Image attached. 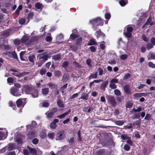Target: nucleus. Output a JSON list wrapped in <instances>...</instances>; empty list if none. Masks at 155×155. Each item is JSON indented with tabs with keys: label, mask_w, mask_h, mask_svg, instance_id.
<instances>
[{
	"label": "nucleus",
	"mask_w": 155,
	"mask_h": 155,
	"mask_svg": "<svg viewBox=\"0 0 155 155\" xmlns=\"http://www.w3.org/2000/svg\"><path fill=\"white\" fill-rule=\"evenodd\" d=\"M22 91L23 93L31 94L33 98L37 97L38 96V90L33 89L31 86L28 85L23 86Z\"/></svg>",
	"instance_id": "nucleus-1"
},
{
	"label": "nucleus",
	"mask_w": 155,
	"mask_h": 155,
	"mask_svg": "<svg viewBox=\"0 0 155 155\" xmlns=\"http://www.w3.org/2000/svg\"><path fill=\"white\" fill-rule=\"evenodd\" d=\"M90 22L93 25V29L96 30L99 25L102 26L104 24V20L100 17H98L91 20Z\"/></svg>",
	"instance_id": "nucleus-2"
},
{
	"label": "nucleus",
	"mask_w": 155,
	"mask_h": 155,
	"mask_svg": "<svg viewBox=\"0 0 155 155\" xmlns=\"http://www.w3.org/2000/svg\"><path fill=\"white\" fill-rule=\"evenodd\" d=\"M133 30V28L129 26H126L124 28V34L127 38H130L131 36V32Z\"/></svg>",
	"instance_id": "nucleus-3"
},
{
	"label": "nucleus",
	"mask_w": 155,
	"mask_h": 155,
	"mask_svg": "<svg viewBox=\"0 0 155 155\" xmlns=\"http://www.w3.org/2000/svg\"><path fill=\"white\" fill-rule=\"evenodd\" d=\"M7 131L5 129L0 128V140H4L7 137Z\"/></svg>",
	"instance_id": "nucleus-4"
},
{
	"label": "nucleus",
	"mask_w": 155,
	"mask_h": 155,
	"mask_svg": "<svg viewBox=\"0 0 155 155\" xmlns=\"http://www.w3.org/2000/svg\"><path fill=\"white\" fill-rule=\"evenodd\" d=\"M37 57L38 58V60L41 61L43 63H44L47 60L48 58V54H38Z\"/></svg>",
	"instance_id": "nucleus-5"
},
{
	"label": "nucleus",
	"mask_w": 155,
	"mask_h": 155,
	"mask_svg": "<svg viewBox=\"0 0 155 155\" xmlns=\"http://www.w3.org/2000/svg\"><path fill=\"white\" fill-rule=\"evenodd\" d=\"M65 137L64 131L63 130L60 131L57 133L55 139L56 140H61L63 139Z\"/></svg>",
	"instance_id": "nucleus-6"
},
{
	"label": "nucleus",
	"mask_w": 155,
	"mask_h": 155,
	"mask_svg": "<svg viewBox=\"0 0 155 155\" xmlns=\"http://www.w3.org/2000/svg\"><path fill=\"white\" fill-rule=\"evenodd\" d=\"M25 98L19 99L16 101V104L18 107H23L25 104Z\"/></svg>",
	"instance_id": "nucleus-7"
},
{
	"label": "nucleus",
	"mask_w": 155,
	"mask_h": 155,
	"mask_svg": "<svg viewBox=\"0 0 155 155\" xmlns=\"http://www.w3.org/2000/svg\"><path fill=\"white\" fill-rule=\"evenodd\" d=\"M107 100L114 107L116 105V103L114 97L112 96H108Z\"/></svg>",
	"instance_id": "nucleus-8"
},
{
	"label": "nucleus",
	"mask_w": 155,
	"mask_h": 155,
	"mask_svg": "<svg viewBox=\"0 0 155 155\" xmlns=\"http://www.w3.org/2000/svg\"><path fill=\"white\" fill-rule=\"evenodd\" d=\"M18 91V88L13 87H12L10 89V93L14 95V96H19L21 95V94H19L18 95L17 93Z\"/></svg>",
	"instance_id": "nucleus-9"
},
{
	"label": "nucleus",
	"mask_w": 155,
	"mask_h": 155,
	"mask_svg": "<svg viewBox=\"0 0 155 155\" xmlns=\"http://www.w3.org/2000/svg\"><path fill=\"white\" fill-rule=\"evenodd\" d=\"M124 92L128 94H131L130 87L129 85H127L124 86Z\"/></svg>",
	"instance_id": "nucleus-10"
},
{
	"label": "nucleus",
	"mask_w": 155,
	"mask_h": 155,
	"mask_svg": "<svg viewBox=\"0 0 155 155\" xmlns=\"http://www.w3.org/2000/svg\"><path fill=\"white\" fill-rule=\"evenodd\" d=\"M59 122V120L57 119H54L53 122L51 123L50 124V127L52 129H55L56 127V123Z\"/></svg>",
	"instance_id": "nucleus-11"
},
{
	"label": "nucleus",
	"mask_w": 155,
	"mask_h": 155,
	"mask_svg": "<svg viewBox=\"0 0 155 155\" xmlns=\"http://www.w3.org/2000/svg\"><path fill=\"white\" fill-rule=\"evenodd\" d=\"M24 137L23 136L18 135L16 137L15 141L17 142L18 144H21L22 143V140Z\"/></svg>",
	"instance_id": "nucleus-12"
},
{
	"label": "nucleus",
	"mask_w": 155,
	"mask_h": 155,
	"mask_svg": "<svg viewBox=\"0 0 155 155\" xmlns=\"http://www.w3.org/2000/svg\"><path fill=\"white\" fill-rule=\"evenodd\" d=\"M29 131V132H28V130H27V135L28 138H32L35 137L36 135V133L35 132L33 131Z\"/></svg>",
	"instance_id": "nucleus-13"
},
{
	"label": "nucleus",
	"mask_w": 155,
	"mask_h": 155,
	"mask_svg": "<svg viewBox=\"0 0 155 155\" xmlns=\"http://www.w3.org/2000/svg\"><path fill=\"white\" fill-rule=\"evenodd\" d=\"M29 73V72H23L21 73L18 74L17 73H12V74L18 77H21L25 75L28 74Z\"/></svg>",
	"instance_id": "nucleus-14"
},
{
	"label": "nucleus",
	"mask_w": 155,
	"mask_h": 155,
	"mask_svg": "<svg viewBox=\"0 0 155 155\" xmlns=\"http://www.w3.org/2000/svg\"><path fill=\"white\" fill-rule=\"evenodd\" d=\"M146 94L144 93H138L134 94L133 96L135 98L140 97L142 96H146Z\"/></svg>",
	"instance_id": "nucleus-15"
},
{
	"label": "nucleus",
	"mask_w": 155,
	"mask_h": 155,
	"mask_svg": "<svg viewBox=\"0 0 155 155\" xmlns=\"http://www.w3.org/2000/svg\"><path fill=\"white\" fill-rule=\"evenodd\" d=\"M6 147L8 148V150H11L15 149L16 146L15 144L10 143L6 146Z\"/></svg>",
	"instance_id": "nucleus-16"
},
{
	"label": "nucleus",
	"mask_w": 155,
	"mask_h": 155,
	"mask_svg": "<svg viewBox=\"0 0 155 155\" xmlns=\"http://www.w3.org/2000/svg\"><path fill=\"white\" fill-rule=\"evenodd\" d=\"M10 35V31L7 30L4 31L1 34V37L2 38H5L8 36Z\"/></svg>",
	"instance_id": "nucleus-17"
},
{
	"label": "nucleus",
	"mask_w": 155,
	"mask_h": 155,
	"mask_svg": "<svg viewBox=\"0 0 155 155\" xmlns=\"http://www.w3.org/2000/svg\"><path fill=\"white\" fill-rule=\"evenodd\" d=\"M36 124V123L35 121H32V122L31 125H28L26 126L27 130H28L31 129L32 127H35Z\"/></svg>",
	"instance_id": "nucleus-18"
},
{
	"label": "nucleus",
	"mask_w": 155,
	"mask_h": 155,
	"mask_svg": "<svg viewBox=\"0 0 155 155\" xmlns=\"http://www.w3.org/2000/svg\"><path fill=\"white\" fill-rule=\"evenodd\" d=\"M71 112V110H69L68 111L65 112L63 114L58 116H57V117L59 118H62L66 116L68 114L70 113Z\"/></svg>",
	"instance_id": "nucleus-19"
},
{
	"label": "nucleus",
	"mask_w": 155,
	"mask_h": 155,
	"mask_svg": "<svg viewBox=\"0 0 155 155\" xmlns=\"http://www.w3.org/2000/svg\"><path fill=\"white\" fill-rule=\"evenodd\" d=\"M29 61L32 63H34V60L35 59V56L34 54H31L28 57Z\"/></svg>",
	"instance_id": "nucleus-20"
},
{
	"label": "nucleus",
	"mask_w": 155,
	"mask_h": 155,
	"mask_svg": "<svg viewBox=\"0 0 155 155\" xmlns=\"http://www.w3.org/2000/svg\"><path fill=\"white\" fill-rule=\"evenodd\" d=\"M28 149L30 153L33 154V155H37L36 151L35 149L31 148L29 147H28Z\"/></svg>",
	"instance_id": "nucleus-21"
},
{
	"label": "nucleus",
	"mask_w": 155,
	"mask_h": 155,
	"mask_svg": "<svg viewBox=\"0 0 155 155\" xmlns=\"http://www.w3.org/2000/svg\"><path fill=\"white\" fill-rule=\"evenodd\" d=\"M148 58L149 60L154 59H155V54L153 53L150 52Z\"/></svg>",
	"instance_id": "nucleus-22"
},
{
	"label": "nucleus",
	"mask_w": 155,
	"mask_h": 155,
	"mask_svg": "<svg viewBox=\"0 0 155 155\" xmlns=\"http://www.w3.org/2000/svg\"><path fill=\"white\" fill-rule=\"evenodd\" d=\"M40 136L42 138H45L46 136V131L45 130L42 131L40 134Z\"/></svg>",
	"instance_id": "nucleus-23"
},
{
	"label": "nucleus",
	"mask_w": 155,
	"mask_h": 155,
	"mask_svg": "<svg viewBox=\"0 0 155 155\" xmlns=\"http://www.w3.org/2000/svg\"><path fill=\"white\" fill-rule=\"evenodd\" d=\"M57 104L58 106L59 107L62 108L64 107V104L60 99H58V100Z\"/></svg>",
	"instance_id": "nucleus-24"
},
{
	"label": "nucleus",
	"mask_w": 155,
	"mask_h": 155,
	"mask_svg": "<svg viewBox=\"0 0 155 155\" xmlns=\"http://www.w3.org/2000/svg\"><path fill=\"white\" fill-rule=\"evenodd\" d=\"M151 18H149L146 23V25H150V26H152L154 25V22H151Z\"/></svg>",
	"instance_id": "nucleus-25"
},
{
	"label": "nucleus",
	"mask_w": 155,
	"mask_h": 155,
	"mask_svg": "<svg viewBox=\"0 0 155 155\" xmlns=\"http://www.w3.org/2000/svg\"><path fill=\"white\" fill-rule=\"evenodd\" d=\"M49 91V89L48 88H45L43 89L42 90V94L44 95H46Z\"/></svg>",
	"instance_id": "nucleus-26"
},
{
	"label": "nucleus",
	"mask_w": 155,
	"mask_h": 155,
	"mask_svg": "<svg viewBox=\"0 0 155 155\" xmlns=\"http://www.w3.org/2000/svg\"><path fill=\"white\" fill-rule=\"evenodd\" d=\"M88 94H85V93H82V96L81 97V99H83L84 100H87L88 99Z\"/></svg>",
	"instance_id": "nucleus-27"
},
{
	"label": "nucleus",
	"mask_w": 155,
	"mask_h": 155,
	"mask_svg": "<svg viewBox=\"0 0 155 155\" xmlns=\"http://www.w3.org/2000/svg\"><path fill=\"white\" fill-rule=\"evenodd\" d=\"M119 4L122 6H124L127 3V0H120Z\"/></svg>",
	"instance_id": "nucleus-28"
},
{
	"label": "nucleus",
	"mask_w": 155,
	"mask_h": 155,
	"mask_svg": "<svg viewBox=\"0 0 155 155\" xmlns=\"http://www.w3.org/2000/svg\"><path fill=\"white\" fill-rule=\"evenodd\" d=\"M61 57V55L59 54L57 55H54L52 57V59L55 60H59Z\"/></svg>",
	"instance_id": "nucleus-29"
},
{
	"label": "nucleus",
	"mask_w": 155,
	"mask_h": 155,
	"mask_svg": "<svg viewBox=\"0 0 155 155\" xmlns=\"http://www.w3.org/2000/svg\"><path fill=\"white\" fill-rule=\"evenodd\" d=\"M54 74L56 77H59L61 75V72L58 70H57L54 72Z\"/></svg>",
	"instance_id": "nucleus-30"
},
{
	"label": "nucleus",
	"mask_w": 155,
	"mask_h": 155,
	"mask_svg": "<svg viewBox=\"0 0 155 155\" xmlns=\"http://www.w3.org/2000/svg\"><path fill=\"white\" fill-rule=\"evenodd\" d=\"M63 80L64 82L67 81L68 79V75L67 74H64L63 77Z\"/></svg>",
	"instance_id": "nucleus-31"
},
{
	"label": "nucleus",
	"mask_w": 155,
	"mask_h": 155,
	"mask_svg": "<svg viewBox=\"0 0 155 155\" xmlns=\"http://www.w3.org/2000/svg\"><path fill=\"white\" fill-rule=\"evenodd\" d=\"M35 7L38 9H41L43 7L42 4L39 3H36L35 4Z\"/></svg>",
	"instance_id": "nucleus-32"
},
{
	"label": "nucleus",
	"mask_w": 155,
	"mask_h": 155,
	"mask_svg": "<svg viewBox=\"0 0 155 155\" xmlns=\"http://www.w3.org/2000/svg\"><path fill=\"white\" fill-rule=\"evenodd\" d=\"M96 43L95 41L93 39H91L90 40V42L87 43V45H95Z\"/></svg>",
	"instance_id": "nucleus-33"
},
{
	"label": "nucleus",
	"mask_w": 155,
	"mask_h": 155,
	"mask_svg": "<svg viewBox=\"0 0 155 155\" xmlns=\"http://www.w3.org/2000/svg\"><path fill=\"white\" fill-rule=\"evenodd\" d=\"M28 39V37L27 36H23L21 38V42L23 43H26Z\"/></svg>",
	"instance_id": "nucleus-34"
},
{
	"label": "nucleus",
	"mask_w": 155,
	"mask_h": 155,
	"mask_svg": "<svg viewBox=\"0 0 155 155\" xmlns=\"http://www.w3.org/2000/svg\"><path fill=\"white\" fill-rule=\"evenodd\" d=\"M45 114L47 115V117L48 118H51L53 115L54 113L52 112H47Z\"/></svg>",
	"instance_id": "nucleus-35"
},
{
	"label": "nucleus",
	"mask_w": 155,
	"mask_h": 155,
	"mask_svg": "<svg viewBox=\"0 0 155 155\" xmlns=\"http://www.w3.org/2000/svg\"><path fill=\"white\" fill-rule=\"evenodd\" d=\"M55 135V133L53 132L49 133L48 134V136L49 138L51 139H53L54 138Z\"/></svg>",
	"instance_id": "nucleus-36"
},
{
	"label": "nucleus",
	"mask_w": 155,
	"mask_h": 155,
	"mask_svg": "<svg viewBox=\"0 0 155 155\" xmlns=\"http://www.w3.org/2000/svg\"><path fill=\"white\" fill-rule=\"evenodd\" d=\"M97 72H96L94 74H92L91 75L89 76V78L90 79L96 78H97Z\"/></svg>",
	"instance_id": "nucleus-37"
},
{
	"label": "nucleus",
	"mask_w": 155,
	"mask_h": 155,
	"mask_svg": "<svg viewBox=\"0 0 155 155\" xmlns=\"http://www.w3.org/2000/svg\"><path fill=\"white\" fill-rule=\"evenodd\" d=\"M124 123V121L123 120H117L115 122V124H116L119 126L123 125Z\"/></svg>",
	"instance_id": "nucleus-38"
},
{
	"label": "nucleus",
	"mask_w": 155,
	"mask_h": 155,
	"mask_svg": "<svg viewBox=\"0 0 155 155\" xmlns=\"http://www.w3.org/2000/svg\"><path fill=\"white\" fill-rule=\"evenodd\" d=\"M115 94L117 96H120L121 94L120 91L118 89H116L114 90V91Z\"/></svg>",
	"instance_id": "nucleus-39"
},
{
	"label": "nucleus",
	"mask_w": 155,
	"mask_h": 155,
	"mask_svg": "<svg viewBox=\"0 0 155 155\" xmlns=\"http://www.w3.org/2000/svg\"><path fill=\"white\" fill-rule=\"evenodd\" d=\"M153 45L151 43H148L146 45L147 48L148 50H149L150 49L153 48Z\"/></svg>",
	"instance_id": "nucleus-40"
},
{
	"label": "nucleus",
	"mask_w": 155,
	"mask_h": 155,
	"mask_svg": "<svg viewBox=\"0 0 155 155\" xmlns=\"http://www.w3.org/2000/svg\"><path fill=\"white\" fill-rule=\"evenodd\" d=\"M133 106V104L130 102H127L126 105V107L127 108H131Z\"/></svg>",
	"instance_id": "nucleus-41"
},
{
	"label": "nucleus",
	"mask_w": 155,
	"mask_h": 155,
	"mask_svg": "<svg viewBox=\"0 0 155 155\" xmlns=\"http://www.w3.org/2000/svg\"><path fill=\"white\" fill-rule=\"evenodd\" d=\"M105 17L106 19L109 20L111 17V15L109 13H106L105 15Z\"/></svg>",
	"instance_id": "nucleus-42"
},
{
	"label": "nucleus",
	"mask_w": 155,
	"mask_h": 155,
	"mask_svg": "<svg viewBox=\"0 0 155 155\" xmlns=\"http://www.w3.org/2000/svg\"><path fill=\"white\" fill-rule=\"evenodd\" d=\"M68 64L69 62L68 61H64L62 64V67L64 68H66L67 67Z\"/></svg>",
	"instance_id": "nucleus-43"
},
{
	"label": "nucleus",
	"mask_w": 155,
	"mask_h": 155,
	"mask_svg": "<svg viewBox=\"0 0 155 155\" xmlns=\"http://www.w3.org/2000/svg\"><path fill=\"white\" fill-rule=\"evenodd\" d=\"M109 86L110 88L113 89H115L117 87V86L115 84L113 83H110Z\"/></svg>",
	"instance_id": "nucleus-44"
},
{
	"label": "nucleus",
	"mask_w": 155,
	"mask_h": 155,
	"mask_svg": "<svg viewBox=\"0 0 155 155\" xmlns=\"http://www.w3.org/2000/svg\"><path fill=\"white\" fill-rule=\"evenodd\" d=\"M105 42L104 41H102L100 44V47L102 50H104L105 48Z\"/></svg>",
	"instance_id": "nucleus-45"
},
{
	"label": "nucleus",
	"mask_w": 155,
	"mask_h": 155,
	"mask_svg": "<svg viewBox=\"0 0 155 155\" xmlns=\"http://www.w3.org/2000/svg\"><path fill=\"white\" fill-rule=\"evenodd\" d=\"M128 57L127 55L124 54L121 55L120 56V58L121 60H124L126 59Z\"/></svg>",
	"instance_id": "nucleus-46"
},
{
	"label": "nucleus",
	"mask_w": 155,
	"mask_h": 155,
	"mask_svg": "<svg viewBox=\"0 0 155 155\" xmlns=\"http://www.w3.org/2000/svg\"><path fill=\"white\" fill-rule=\"evenodd\" d=\"M82 38L81 37H79L76 40V44L78 45H80L82 42Z\"/></svg>",
	"instance_id": "nucleus-47"
},
{
	"label": "nucleus",
	"mask_w": 155,
	"mask_h": 155,
	"mask_svg": "<svg viewBox=\"0 0 155 155\" xmlns=\"http://www.w3.org/2000/svg\"><path fill=\"white\" fill-rule=\"evenodd\" d=\"M133 110L134 112H136L141 111L142 109L141 107H139L137 109H133Z\"/></svg>",
	"instance_id": "nucleus-48"
},
{
	"label": "nucleus",
	"mask_w": 155,
	"mask_h": 155,
	"mask_svg": "<svg viewBox=\"0 0 155 155\" xmlns=\"http://www.w3.org/2000/svg\"><path fill=\"white\" fill-rule=\"evenodd\" d=\"M43 62H42L41 61H40V60H38V61L36 63V64L37 65L38 67H41L42 64L44 63Z\"/></svg>",
	"instance_id": "nucleus-49"
},
{
	"label": "nucleus",
	"mask_w": 155,
	"mask_h": 155,
	"mask_svg": "<svg viewBox=\"0 0 155 155\" xmlns=\"http://www.w3.org/2000/svg\"><path fill=\"white\" fill-rule=\"evenodd\" d=\"M46 72L45 69L42 68L40 71V73L41 75H43L45 74Z\"/></svg>",
	"instance_id": "nucleus-50"
},
{
	"label": "nucleus",
	"mask_w": 155,
	"mask_h": 155,
	"mask_svg": "<svg viewBox=\"0 0 155 155\" xmlns=\"http://www.w3.org/2000/svg\"><path fill=\"white\" fill-rule=\"evenodd\" d=\"M21 41L18 39H16L14 41V43L15 45H18L21 43Z\"/></svg>",
	"instance_id": "nucleus-51"
},
{
	"label": "nucleus",
	"mask_w": 155,
	"mask_h": 155,
	"mask_svg": "<svg viewBox=\"0 0 155 155\" xmlns=\"http://www.w3.org/2000/svg\"><path fill=\"white\" fill-rule=\"evenodd\" d=\"M151 116L149 114H147L144 119L146 120H150L151 119Z\"/></svg>",
	"instance_id": "nucleus-52"
},
{
	"label": "nucleus",
	"mask_w": 155,
	"mask_h": 155,
	"mask_svg": "<svg viewBox=\"0 0 155 155\" xmlns=\"http://www.w3.org/2000/svg\"><path fill=\"white\" fill-rule=\"evenodd\" d=\"M140 124V120H137L133 123L134 125L139 126Z\"/></svg>",
	"instance_id": "nucleus-53"
},
{
	"label": "nucleus",
	"mask_w": 155,
	"mask_h": 155,
	"mask_svg": "<svg viewBox=\"0 0 155 155\" xmlns=\"http://www.w3.org/2000/svg\"><path fill=\"white\" fill-rule=\"evenodd\" d=\"M73 64L74 66L76 68H79L81 67V66L79 64L77 63L76 62H74Z\"/></svg>",
	"instance_id": "nucleus-54"
},
{
	"label": "nucleus",
	"mask_w": 155,
	"mask_h": 155,
	"mask_svg": "<svg viewBox=\"0 0 155 155\" xmlns=\"http://www.w3.org/2000/svg\"><path fill=\"white\" fill-rule=\"evenodd\" d=\"M127 143L130 145H131L132 144L133 142L131 140L130 137H129L128 138L127 140Z\"/></svg>",
	"instance_id": "nucleus-55"
},
{
	"label": "nucleus",
	"mask_w": 155,
	"mask_h": 155,
	"mask_svg": "<svg viewBox=\"0 0 155 155\" xmlns=\"http://www.w3.org/2000/svg\"><path fill=\"white\" fill-rule=\"evenodd\" d=\"M121 138L123 140H126L129 137H128L127 135H123L120 136Z\"/></svg>",
	"instance_id": "nucleus-56"
},
{
	"label": "nucleus",
	"mask_w": 155,
	"mask_h": 155,
	"mask_svg": "<svg viewBox=\"0 0 155 155\" xmlns=\"http://www.w3.org/2000/svg\"><path fill=\"white\" fill-rule=\"evenodd\" d=\"M118 82V80L115 79V78H113L110 81V83H113L114 84H116Z\"/></svg>",
	"instance_id": "nucleus-57"
},
{
	"label": "nucleus",
	"mask_w": 155,
	"mask_h": 155,
	"mask_svg": "<svg viewBox=\"0 0 155 155\" xmlns=\"http://www.w3.org/2000/svg\"><path fill=\"white\" fill-rule=\"evenodd\" d=\"M148 66L152 68H155V64L151 62H149L148 63Z\"/></svg>",
	"instance_id": "nucleus-58"
},
{
	"label": "nucleus",
	"mask_w": 155,
	"mask_h": 155,
	"mask_svg": "<svg viewBox=\"0 0 155 155\" xmlns=\"http://www.w3.org/2000/svg\"><path fill=\"white\" fill-rule=\"evenodd\" d=\"M124 148L126 151H128L130 150V147L127 144H126L124 145Z\"/></svg>",
	"instance_id": "nucleus-59"
},
{
	"label": "nucleus",
	"mask_w": 155,
	"mask_h": 155,
	"mask_svg": "<svg viewBox=\"0 0 155 155\" xmlns=\"http://www.w3.org/2000/svg\"><path fill=\"white\" fill-rule=\"evenodd\" d=\"M63 38V36L62 34H60L57 36V38L58 40H61Z\"/></svg>",
	"instance_id": "nucleus-60"
},
{
	"label": "nucleus",
	"mask_w": 155,
	"mask_h": 155,
	"mask_svg": "<svg viewBox=\"0 0 155 155\" xmlns=\"http://www.w3.org/2000/svg\"><path fill=\"white\" fill-rule=\"evenodd\" d=\"M89 48L90 49L91 51L93 52H94L95 51L96 48L93 46H91Z\"/></svg>",
	"instance_id": "nucleus-61"
},
{
	"label": "nucleus",
	"mask_w": 155,
	"mask_h": 155,
	"mask_svg": "<svg viewBox=\"0 0 155 155\" xmlns=\"http://www.w3.org/2000/svg\"><path fill=\"white\" fill-rule=\"evenodd\" d=\"M78 37V35H74L73 34H71L70 35V38L72 39H74L75 38Z\"/></svg>",
	"instance_id": "nucleus-62"
},
{
	"label": "nucleus",
	"mask_w": 155,
	"mask_h": 155,
	"mask_svg": "<svg viewBox=\"0 0 155 155\" xmlns=\"http://www.w3.org/2000/svg\"><path fill=\"white\" fill-rule=\"evenodd\" d=\"M74 137H72V138H71L68 140L69 143L70 144H72L73 143H74Z\"/></svg>",
	"instance_id": "nucleus-63"
},
{
	"label": "nucleus",
	"mask_w": 155,
	"mask_h": 155,
	"mask_svg": "<svg viewBox=\"0 0 155 155\" xmlns=\"http://www.w3.org/2000/svg\"><path fill=\"white\" fill-rule=\"evenodd\" d=\"M150 41L152 44L153 45H155V38H152L151 39Z\"/></svg>",
	"instance_id": "nucleus-64"
}]
</instances>
